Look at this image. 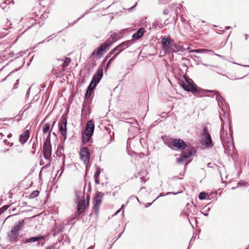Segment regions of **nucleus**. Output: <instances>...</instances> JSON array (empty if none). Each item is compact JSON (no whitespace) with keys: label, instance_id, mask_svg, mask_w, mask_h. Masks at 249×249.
I'll return each instance as SVG.
<instances>
[{"label":"nucleus","instance_id":"nucleus-42","mask_svg":"<svg viewBox=\"0 0 249 249\" xmlns=\"http://www.w3.org/2000/svg\"><path fill=\"white\" fill-rule=\"evenodd\" d=\"M248 37H249L248 35H247V34H246V35H245V39H246V40H247V39H248Z\"/></svg>","mask_w":249,"mask_h":249},{"label":"nucleus","instance_id":"nucleus-48","mask_svg":"<svg viewBox=\"0 0 249 249\" xmlns=\"http://www.w3.org/2000/svg\"><path fill=\"white\" fill-rule=\"evenodd\" d=\"M180 192H178V193H174V194H177L179 193H180Z\"/></svg>","mask_w":249,"mask_h":249},{"label":"nucleus","instance_id":"nucleus-49","mask_svg":"<svg viewBox=\"0 0 249 249\" xmlns=\"http://www.w3.org/2000/svg\"><path fill=\"white\" fill-rule=\"evenodd\" d=\"M240 183H238V184L237 185V187H238L239 186Z\"/></svg>","mask_w":249,"mask_h":249},{"label":"nucleus","instance_id":"nucleus-32","mask_svg":"<svg viewBox=\"0 0 249 249\" xmlns=\"http://www.w3.org/2000/svg\"><path fill=\"white\" fill-rule=\"evenodd\" d=\"M113 61V59H110L107 64V67L106 68V70L109 66V65L111 64V63H112V62Z\"/></svg>","mask_w":249,"mask_h":249},{"label":"nucleus","instance_id":"nucleus-33","mask_svg":"<svg viewBox=\"0 0 249 249\" xmlns=\"http://www.w3.org/2000/svg\"><path fill=\"white\" fill-rule=\"evenodd\" d=\"M13 3V4H14L13 0H5L4 3L9 4L11 3Z\"/></svg>","mask_w":249,"mask_h":249},{"label":"nucleus","instance_id":"nucleus-22","mask_svg":"<svg viewBox=\"0 0 249 249\" xmlns=\"http://www.w3.org/2000/svg\"><path fill=\"white\" fill-rule=\"evenodd\" d=\"M52 129H50V125L49 124H45L43 126V132L44 133H51Z\"/></svg>","mask_w":249,"mask_h":249},{"label":"nucleus","instance_id":"nucleus-28","mask_svg":"<svg viewBox=\"0 0 249 249\" xmlns=\"http://www.w3.org/2000/svg\"><path fill=\"white\" fill-rule=\"evenodd\" d=\"M206 195L204 192H201L198 196V197L200 200L205 199L206 198Z\"/></svg>","mask_w":249,"mask_h":249},{"label":"nucleus","instance_id":"nucleus-35","mask_svg":"<svg viewBox=\"0 0 249 249\" xmlns=\"http://www.w3.org/2000/svg\"><path fill=\"white\" fill-rule=\"evenodd\" d=\"M36 238L37 239V241H39L42 239H44V236H37L36 237Z\"/></svg>","mask_w":249,"mask_h":249},{"label":"nucleus","instance_id":"nucleus-38","mask_svg":"<svg viewBox=\"0 0 249 249\" xmlns=\"http://www.w3.org/2000/svg\"><path fill=\"white\" fill-rule=\"evenodd\" d=\"M46 249H54V245L50 246L48 247V248H47Z\"/></svg>","mask_w":249,"mask_h":249},{"label":"nucleus","instance_id":"nucleus-41","mask_svg":"<svg viewBox=\"0 0 249 249\" xmlns=\"http://www.w3.org/2000/svg\"><path fill=\"white\" fill-rule=\"evenodd\" d=\"M93 249V247L91 246L89 247L87 249Z\"/></svg>","mask_w":249,"mask_h":249},{"label":"nucleus","instance_id":"nucleus-12","mask_svg":"<svg viewBox=\"0 0 249 249\" xmlns=\"http://www.w3.org/2000/svg\"><path fill=\"white\" fill-rule=\"evenodd\" d=\"M180 85L186 91L193 92H196V89L193 86L191 82L187 80L185 82L180 83Z\"/></svg>","mask_w":249,"mask_h":249},{"label":"nucleus","instance_id":"nucleus-40","mask_svg":"<svg viewBox=\"0 0 249 249\" xmlns=\"http://www.w3.org/2000/svg\"><path fill=\"white\" fill-rule=\"evenodd\" d=\"M123 207H124V205H122V206L121 209H119V210H118V211L116 212L115 214H117L118 213H119L121 211V209L123 208Z\"/></svg>","mask_w":249,"mask_h":249},{"label":"nucleus","instance_id":"nucleus-21","mask_svg":"<svg viewBox=\"0 0 249 249\" xmlns=\"http://www.w3.org/2000/svg\"><path fill=\"white\" fill-rule=\"evenodd\" d=\"M5 134H7V138H10L12 137V134L10 133H8L6 130L5 129H0V138H2L4 136Z\"/></svg>","mask_w":249,"mask_h":249},{"label":"nucleus","instance_id":"nucleus-17","mask_svg":"<svg viewBox=\"0 0 249 249\" xmlns=\"http://www.w3.org/2000/svg\"><path fill=\"white\" fill-rule=\"evenodd\" d=\"M86 208V202L84 200L79 202L77 206V211L79 214L82 213Z\"/></svg>","mask_w":249,"mask_h":249},{"label":"nucleus","instance_id":"nucleus-18","mask_svg":"<svg viewBox=\"0 0 249 249\" xmlns=\"http://www.w3.org/2000/svg\"><path fill=\"white\" fill-rule=\"evenodd\" d=\"M144 31H145L143 28H140L136 33L133 35V38L135 39H139L143 35Z\"/></svg>","mask_w":249,"mask_h":249},{"label":"nucleus","instance_id":"nucleus-31","mask_svg":"<svg viewBox=\"0 0 249 249\" xmlns=\"http://www.w3.org/2000/svg\"><path fill=\"white\" fill-rule=\"evenodd\" d=\"M91 89H87V92L86 93L85 96L87 98H89L90 97L91 95Z\"/></svg>","mask_w":249,"mask_h":249},{"label":"nucleus","instance_id":"nucleus-51","mask_svg":"<svg viewBox=\"0 0 249 249\" xmlns=\"http://www.w3.org/2000/svg\"><path fill=\"white\" fill-rule=\"evenodd\" d=\"M240 183H238V184L237 185V187H238L239 186Z\"/></svg>","mask_w":249,"mask_h":249},{"label":"nucleus","instance_id":"nucleus-8","mask_svg":"<svg viewBox=\"0 0 249 249\" xmlns=\"http://www.w3.org/2000/svg\"><path fill=\"white\" fill-rule=\"evenodd\" d=\"M194 149L192 147H188L185 151L182 152L180 157L177 159L178 162L184 161V160L193 155Z\"/></svg>","mask_w":249,"mask_h":249},{"label":"nucleus","instance_id":"nucleus-25","mask_svg":"<svg viewBox=\"0 0 249 249\" xmlns=\"http://www.w3.org/2000/svg\"><path fill=\"white\" fill-rule=\"evenodd\" d=\"M36 241H37L36 237H34L27 239H25L23 242L24 243H28L31 242H35Z\"/></svg>","mask_w":249,"mask_h":249},{"label":"nucleus","instance_id":"nucleus-54","mask_svg":"<svg viewBox=\"0 0 249 249\" xmlns=\"http://www.w3.org/2000/svg\"><path fill=\"white\" fill-rule=\"evenodd\" d=\"M59 171H58L57 173V175L58 174V173H59Z\"/></svg>","mask_w":249,"mask_h":249},{"label":"nucleus","instance_id":"nucleus-14","mask_svg":"<svg viewBox=\"0 0 249 249\" xmlns=\"http://www.w3.org/2000/svg\"><path fill=\"white\" fill-rule=\"evenodd\" d=\"M185 50V49L178 44L174 42V41L173 40L172 45V49L171 51V53H177V52H181L183 53Z\"/></svg>","mask_w":249,"mask_h":249},{"label":"nucleus","instance_id":"nucleus-53","mask_svg":"<svg viewBox=\"0 0 249 249\" xmlns=\"http://www.w3.org/2000/svg\"><path fill=\"white\" fill-rule=\"evenodd\" d=\"M245 67H249V65H245Z\"/></svg>","mask_w":249,"mask_h":249},{"label":"nucleus","instance_id":"nucleus-9","mask_svg":"<svg viewBox=\"0 0 249 249\" xmlns=\"http://www.w3.org/2000/svg\"><path fill=\"white\" fill-rule=\"evenodd\" d=\"M103 195L101 192H97L93 199V208L94 210L98 212L100 206L102 202V197Z\"/></svg>","mask_w":249,"mask_h":249},{"label":"nucleus","instance_id":"nucleus-50","mask_svg":"<svg viewBox=\"0 0 249 249\" xmlns=\"http://www.w3.org/2000/svg\"><path fill=\"white\" fill-rule=\"evenodd\" d=\"M240 183H238V184L237 185V187H238L239 186Z\"/></svg>","mask_w":249,"mask_h":249},{"label":"nucleus","instance_id":"nucleus-30","mask_svg":"<svg viewBox=\"0 0 249 249\" xmlns=\"http://www.w3.org/2000/svg\"><path fill=\"white\" fill-rule=\"evenodd\" d=\"M99 174H100V172L99 171H96L94 175V177L95 178V182L96 183H99V182L97 180V178L99 177Z\"/></svg>","mask_w":249,"mask_h":249},{"label":"nucleus","instance_id":"nucleus-36","mask_svg":"<svg viewBox=\"0 0 249 249\" xmlns=\"http://www.w3.org/2000/svg\"><path fill=\"white\" fill-rule=\"evenodd\" d=\"M76 195L77 196V197H80V196H83V194L81 192H76Z\"/></svg>","mask_w":249,"mask_h":249},{"label":"nucleus","instance_id":"nucleus-46","mask_svg":"<svg viewBox=\"0 0 249 249\" xmlns=\"http://www.w3.org/2000/svg\"><path fill=\"white\" fill-rule=\"evenodd\" d=\"M8 151V149H5V150L4 151V152H7V151Z\"/></svg>","mask_w":249,"mask_h":249},{"label":"nucleus","instance_id":"nucleus-56","mask_svg":"<svg viewBox=\"0 0 249 249\" xmlns=\"http://www.w3.org/2000/svg\"><path fill=\"white\" fill-rule=\"evenodd\" d=\"M204 215H208V214L205 213V214H204Z\"/></svg>","mask_w":249,"mask_h":249},{"label":"nucleus","instance_id":"nucleus-39","mask_svg":"<svg viewBox=\"0 0 249 249\" xmlns=\"http://www.w3.org/2000/svg\"><path fill=\"white\" fill-rule=\"evenodd\" d=\"M190 52H194V53H198V49H196V50H191Z\"/></svg>","mask_w":249,"mask_h":249},{"label":"nucleus","instance_id":"nucleus-15","mask_svg":"<svg viewBox=\"0 0 249 249\" xmlns=\"http://www.w3.org/2000/svg\"><path fill=\"white\" fill-rule=\"evenodd\" d=\"M103 75V70L102 68H100L97 70L96 73L93 76L92 79H94V82L97 84L101 80Z\"/></svg>","mask_w":249,"mask_h":249},{"label":"nucleus","instance_id":"nucleus-2","mask_svg":"<svg viewBox=\"0 0 249 249\" xmlns=\"http://www.w3.org/2000/svg\"><path fill=\"white\" fill-rule=\"evenodd\" d=\"M173 39L170 37H163L161 39V51L160 54L164 55L171 53Z\"/></svg>","mask_w":249,"mask_h":249},{"label":"nucleus","instance_id":"nucleus-3","mask_svg":"<svg viewBox=\"0 0 249 249\" xmlns=\"http://www.w3.org/2000/svg\"><path fill=\"white\" fill-rule=\"evenodd\" d=\"M94 129V124L93 121L88 122L84 134H82V141L83 143H88L90 141L91 136L92 135Z\"/></svg>","mask_w":249,"mask_h":249},{"label":"nucleus","instance_id":"nucleus-24","mask_svg":"<svg viewBox=\"0 0 249 249\" xmlns=\"http://www.w3.org/2000/svg\"><path fill=\"white\" fill-rule=\"evenodd\" d=\"M96 85L97 84L94 82V79H92L87 89H91V91H92L95 88Z\"/></svg>","mask_w":249,"mask_h":249},{"label":"nucleus","instance_id":"nucleus-16","mask_svg":"<svg viewBox=\"0 0 249 249\" xmlns=\"http://www.w3.org/2000/svg\"><path fill=\"white\" fill-rule=\"evenodd\" d=\"M30 137V132L28 130H26L19 136V142L22 144H24L28 140Z\"/></svg>","mask_w":249,"mask_h":249},{"label":"nucleus","instance_id":"nucleus-26","mask_svg":"<svg viewBox=\"0 0 249 249\" xmlns=\"http://www.w3.org/2000/svg\"><path fill=\"white\" fill-rule=\"evenodd\" d=\"M110 38L112 39V41L109 40V42H112V43H113L114 42L116 41L117 40V34L115 33L112 34L110 35Z\"/></svg>","mask_w":249,"mask_h":249},{"label":"nucleus","instance_id":"nucleus-44","mask_svg":"<svg viewBox=\"0 0 249 249\" xmlns=\"http://www.w3.org/2000/svg\"><path fill=\"white\" fill-rule=\"evenodd\" d=\"M230 28H231V27L228 26V27H226V29H229Z\"/></svg>","mask_w":249,"mask_h":249},{"label":"nucleus","instance_id":"nucleus-47","mask_svg":"<svg viewBox=\"0 0 249 249\" xmlns=\"http://www.w3.org/2000/svg\"><path fill=\"white\" fill-rule=\"evenodd\" d=\"M110 56H107H107H106V59H104V61H106V59L108 57H110Z\"/></svg>","mask_w":249,"mask_h":249},{"label":"nucleus","instance_id":"nucleus-34","mask_svg":"<svg viewBox=\"0 0 249 249\" xmlns=\"http://www.w3.org/2000/svg\"><path fill=\"white\" fill-rule=\"evenodd\" d=\"M198 53H203L209 51L208 50L206 49H198Z\"/></svg>","mask_w":249,"mask_h":249},{"label":"nucleus","instance_id":"nucleus-45","mask_svg":"<svg viewBox=\"0 0 249 249\" xmlns=\"http://www.w3.org/2000/svg\"><path fill=\"white\" fill-rule=\"evenodd\" d=\"M55 123V121L53 122V123L52 124V127L53 126V125Z\"/></svg>","mask_w":249,"mask_h":249},{"label":"nucleus","instance_id":"nucleus-10","mask_svg":"<svg viewBox=\"0 0 249 249\" xmlns=\"http://www.w3.org/2000/svg\"><path fill=\"white\" fill-rule=\"evenodd\" d=\"M67 124L66 118H63L61 119L59 124V131L65 140L67 138Z\"/></svg>","mask_w":249,"mask_h":249},{"label":"nucleus","instance_id":"nucleus-37","mask_svg":"<svg viewBox=\"0 0 249 249\" xmlns=\"http://www.w3.org/2000/svg\"><path fill=\"white\" fill-rule=\"evenodd\" d=\"M119 53L117 52L110 59H113V61L115 59L116 57V56Z\"/></svg>","mask_w":249,"mask_h":249},{"label":"nucleus","instance_id":"nucleus-43","mask_svg":"<svg viewBox=\"0 0 249 249\" xmlns=\"http://www.w3.org/2000/svg\"><path fill=\"white\" fill-rule=\"evenodd\" d=\"M4 143H5L6 144H7V141L6 140H4Z\"/></svg>","mask_w":249,"mask_h":249},{"label":"nucleus","instance_id":"nucleus-5","mask_svg":"<svg viewBox=\"0 0 249 249\" xmlns=\"http://www.w3.org/2000/svg\"><path fill=\"white\" fill-rule=\"evenodd\" d=\"M80 160L83 161L86 166L89 164L90 160V153L87 147H82L80 150Z\"/></svg>","mask_w":249,"mask_h":249},{"label":"nucleus","instance_id":"nucleus-13","mask_svg":"<svg viewBox=\"0 0 249 249\" xmlns=\"http://www.w3.org/2000/svg\"><path fill=\"white\" fill-rule=\"evenodd\" d=\"M203 135L204 139L205 145L207 147H212L213 146L212 140L210 135L207 132L206 128L203 129Z\"/></svg>","mask_w":249,"mask_h":249},{"label":"nucleus","instance_id":"nucleus-20","mask_svg":"<svg viewBox=\"0 0 249 249\" xmlns=\"http://www.w3.org/2000/svg\"><path fill=\"white\" fill-rule=\"evenodd\" d=\"M214 93V95H215V98L217 100V102H221L222 104H223V102L225 103V101L221 96V95L216 91H212Z\"/></svg>","mask_w":249,"mask_h":249},{"label":"nucleus","instance_id":"nucleus-27","mask_svg":"<svg viewBox=\"0 0 249 249\" xmlns=\"http://www.w3.org/2000/svg\"><path fill=\"white\" fill-rule=\"evenodd\" d=\"M39 195V192L37 190L33 191L30 195V197L34 198L38 196Z\"/></svg>","mask_w":249,"mask_h":249},{"label":"nucleus","instance_id":"nucleus-23","mask_svg":"<svg viewBox=\"0 0 249 249\" xmlns=\"http://www.w3.org/2000/svg\"><path fill=\"white\" fill-rule=\"evenodd\" d=\"M63 62L62 66L63 68L67 67L71 62V59L70 58H65L64 60H62Z\"/></svg>","mask_w":249,"mask_h":249},{"label":"nucleus","instance_id":"nucleus-55","mask_svg":"<svg viewBox=\"0 0 249 249\" xmlns=\"http://www.w3.org/2000/svg\"><path fill=\"white\" fill-rule=\"evenodd\" d=\"M235 188V187H232V189H234Z\"/></svg>","mask_w":249,"mask_h":249},{"label":"nucleus","instance_id":"nucleus-1","mask_svg":"<svg viewBox=\"0 0 249 249\" xmlns=\"http://www.w3.org/2000/svg\"><path fill=\"white\" fill-rule=\"evenodd\" d=\"M24 225V220L22 219L18 221V223L13 227L10 231L8 234V238L11 241H16L19 234V231L22 228Z\"/></svg>","mask_w":249,"mask_h":249},{"label":"nucleus","instance_id":"nucleus-19","mask_svg":"<svg viewBox=\"0 0 249 249\" xmlns=\"http://www.w3.org/2000/svg\"><path fill=\"white\" fill-rule=\"evenodd\" d=\"M231 137V134H229L228 136H226V134L223 130V127L221 128V132L220 134V138L222 142L224 143H225L226 140H228V138H230Z\"/></svg>","mask_w":249,"mask_h":249},{"label":"nucleus","instance_id":"nucleus-29","mask_svg":"<svg viewBox=\"0 0 249 249\" xmlns=\"http://www.w3.org/2000/svg\"><path fill=\"white\" fill-rule=\"evenodd\" d=\"M64 167H65V159H64V158H63L62 165L61 168V171L58 176V178H59L61 176L62 173L64 170Z\"/></svg>","mask_w":249,"mask_h":249},{"label":"nucleus","instance_id":"nucleus-7","mask_svg":"<svg viewBox=\"0 0 249 249\" xmlns=\"http://www.w3.org/2000/svg\"><path fill=\"white\" fill-rule=\"evenodd\" d=\"M112 44V42H109V40L101 44L99 48L95 50L93 54L95 53L97 56L102 55L106 50Z\"/></svg>","mask_w":249,"mask_h":249},{"label":"nucleus","instance_id":"nucleus-52","mask_svg":"<svg viewBox=\"0 0 249 249\" xmlns=\"http://www.w3.org/2000/svg\"><path fill=\"white\" fill-rule=\"evenodd\" d=\"M240 183H238V184L237 185V187H238L239 186Z\"/></svg>","mask_w":249,"mask_h":249},{"label":"nucleus","instance_id":"nucleus-6","mask_svg":"<svg viewBox=\"0 0 249 249\" xmlns=\"http://www.w3.org/2000/svg\"><path fill=\"white\" fill-rule=\"evenodd\" d=\"M132 44V41L131 40H127L123 42L118 46H116L113 49H112L107 55V57L111 56L115 52H118L119 53L121 52L124 49H126Z\"/></svg>","mask_w":249,"mask_h":249},{"label":"nucleus","instance_id":"nucleus-11","mask_svg":"<svg viewBox=\"0 0 249 249\" xmlns=\"http://www.w3.org/2000/svg\"><path fill=\"white\" fill-rule=\"evenodd\" d=\"M172 146L179 150H183L186 147L185 143L181 139H174L171 142Z\"/></svg>","mask_w":249,"mask_h":249},{"label":"nucleus","instance_id":"nucleus-4","mask_svg":"<svg viewBox=\"0 0 249 249\" xmlns=\"http://www.w3.org/2000/svg\"><path fill=\"white\" fill-rule=\"evenodd\" d=\"M52 154V146L50 141H46L43 144V155L46 160V165L50 164Z\"/></svg>","mask_w":249,"mask_h":249}]
</instances>
